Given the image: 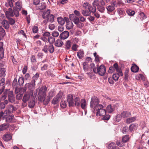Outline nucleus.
<instances>
[{
  "label": "nucleus",
  "instance_id": "6e6d98bb",
  "mask_svg": "<svg viewBox=\"0 0 149 149\" xmlns=\"http://www.w3.org/2000/svg\"><path fill=\"white\" fill-rule=\"evenodd\" d=\"M136 127V125L134 124H131L129 127V128L130 131L132 132L133 131V130L135 129Z\"/></svg>",
  "mask_w": 149,
  "mask_h": 149
},
{
  "label": "nucleus",
  "instance_id": "dca6fc26",
  "mask_svg": "<svg viewBox=\"0 0 149 149\" xmlns=\"http://www.w3.org/2000/svg\"><path fill=\"white\" fill-rule=\"evenodd\" d=\"M3 67V63H0V77L3 76L5 74L6 70L5 68Z\"/></svg>",
  "mask_w": 149,
  "mask_h": 149
},
{
  "label": "nucleus",
  "instance_id": "c9c22d12",
  "mask_svg": "<svg viewBox=\"0 0 149 149\" xmlns=\"http://www.w3.org/2000/svg\"><path fill=\"white\" fill-rule=\"evenodd\" d=\"M81 13L82 15L85 16H88L91 14V13L89 11L86 10H82Z\"/></svg>",
  "mask_w": 149,
  "mask_h": 149
},
{
  "label": "nucleus",
  "instance_id": "a878e982",
  "mask_svg": "<svg viewBox=\"0 0 149 149\" xmlns=\"http://www.w3.org/2000/svg\"><path fill=\"white\" fill-rule=\"evenodd\" d=\"M87 9L89 10V12H92L93 13H95L96 10V7H92L91 5H90L87 8Z\"/></svg>",
  "mask_w": 149,
  "mask_h": 149
},
{
  "label": "nucleus",
  "instance_id": "ea45409f",
  "mask_svg": "<svg viewBox=\"0 0 149 149\" xmlns=\"http://www.w3.org/2000/svg\"><path fill=\"white\" fill-rule=\"evenodd\" d=\"M24 81V78L22 77H19L18 81V84L19 85H22Z\"/></svg>",
  "mask_w": 149,
  "mask_h": 149
},
{
  "label": "nucleus",
  "instance_id": "5fc2aeb1",
  "mask_svg": "<svg viewBox=\"0 0 149 149\" xmlns=\"http://www.w3.org/2000/svg\"><path fill=\"white\" fill-rule=\"evenodd\" d=\"M32 32L34 33H37L38 31V27L36 26H33L32 29Z\"/></svg>",
  "mask_w": 149,
  "mask_h": 149
},
{
  "label": "nucleus",
  "instance_id": "f3484780",
  "mask_svg": "<svg viewBox=\"0 0 149 149\" xmlns=\"http://www.w3.org/2000/svg\"><path fill=\"white\" fill-rule=\"evenodd\" d=\"M54 45L57 47H60L63 45V43L61 40L58 39L56 41Z\"/></svg>",
  "mask_w": 149,
  "mask_h": 149
},
{
  "label": "nucleus",
  "instance_id": "393cba45",
  "mask_svg": "<svg viewBox=\"0 0 149 149\" xmlns=\"http://www.w3.org/2000/svg\"><path fill=\"white\" fill-rule=\"evenodd\" d=\"M1 25L6 29H8L9 26L8 22L6 20H4L2 21Z\"/></svg>",
  "mask_w": 149,
  "mask_h": 149
},
{
  "label": "nucleus",
  "instance_id": "4d7b16f0",
  "mask_svg": "<svg viewBox=\"0 0 149 149\" xmlns=\"http://www.w3.org/2000/svg\"><path fill=\"white\" fill-rule=\"evenodd\" d=\"M75 24L79 28H81L84 25V24L81 23L80 21L78 22Z\"/></svg>",
  "mask_w": 149,
  "mask_h": 149
},
{
  "label": "nucleus",
  "instance_id": "412c9836",
  "mask_svg": "<svg viewBox=\"0 0 149 149\" xmlns=\"http://www.w3.org/2000/svg\"><path fill=\"white\" fill-rule=\"evenodd\" d=\"M8 110H7L8 111V114L11 113L13 111L15 110L14 107L11 105H9L8 106Z\"/></svg>",
  "mask_w": 149,
  "mask_h": 149
},
{
  "label": "nucleus",
  "instance_id": "a18cd8bd",
  "mask_svg": "<svg viewBox=\"0 0 149 149\" xmlns=\"http://www.w3.org/2000/svg\"><path fill=\"white\" fill-rule=\"evenodd\" d=\"M72 45V43L70 40H68L65 44V46L66 48L67 49H69L70 47Z\"/></svg>",
  "mask_w": 149,
  "mask_h": 149
},
{
  "label": "nucleus",
  "instance_id": "c85d7f7f",
  "mask_svg": "<svg viewBox=\"0 0 149 149\" xmlns=\"http://www.w3.org/2000/svg\"><path fill=\"white\" fill-rule=\"evenodd\" d=\"M30 96V94L29 93H26L24 95L22 101H24L25 102H27L29 99Z\"/></svg>",
  "mask_w": 149,
  "mask_h": 149
},
{
  "label": "nucleus",
  "instance_id": "423d86ee",
  "mask_svg": "<svg viewBox=\"0 0 149 149\" xmlns=\"http://www.w3.org/2000/svg\"><path fill=\"white\" fill-rule=\"evenodd\" d=\"M131 113L128 111H124L120 115H118L116 117V120L119 121L121 120V118H126L129 117L131 116Z\"/></svg>",
  "mask_w": 149,
  "mask_h": 149
},
{
  "label": "nucleus",
  "instance_id": "774afa93",
  "mask_svg": "<svg viewBox=\"0 0 149 149\" xmlns=\"http://www.w3.org/2000/svg\"><path fill=\"white\" fill-rule=\"evenodd\" d=\"M22 97V94L19 93L17 94L16 97L17 99L20 100L21 99Z\"/></svg>",
  "mask_w": 149,
  "mask_h": 149
},
{
  "label": "nucleus",
  "instance_id": "0eeeda50",
  "mask_svg": "<svg viewBox=\"0 0 149 149\" xmlns=\"http://www.w3.org/2000/svg\"><path fill=\"white\" fill-rule=\"evenodd\" d=\"M63 95V93L61 91L59 92L56 96L54 97L52 101V103L55 104L58 103L59 100Z\"/></svg>",
  "mask_w": 149,
  "mask_h": 149
},
{
  "label": "nucleus",
  "instance_id": "6e6552de",
  "mask_svg": "<svg viewBox=\"0 0 149 149\" xmlns=\"http://www.w3.org/2000/svg\"><path fill=\"white\" fill-rule=\"evenodd\" d=\"M8 99L9 101L11 103H13L15 101V98L13 94V91H8Z\"/></svg>",
  "mask_w": 149,
  "mask_h": 149
},
{
  "label": "nucleus",
  "instance_id": "cd10ccee",
  "mask_svg": "<svg viewBox=\"0 0 149 149\" xmlns=\"http://www.w3.org/2000/svg\"><path fill=\"white\" fill-rule=\"evenodd\" d=\"M57 21L58 23L61 25H63L65 22L64 19L61 17H59L57 18Z\"/></svg>",
  "mask_w": 149,
  "mask_h": 149
},
{
  "label": "nucleus",
  "instance_id": "aec40b11",
  "mask_svg": "<svg viewBox=\"0 0 149 149\" xmlns=\"http://www.w3.org/2000/svg\"><path fill=\"white\" fill-rule=\"evenodd\" d=\"M86 100L84 99H82L81 101V108L84 109L86 108Z\"/></svg>",
  "mask_w": 149,
  "mask_h": 149
},
{
  "label": "nucleus",
  "instance_id": "864d4df0",
  "mask_svg": "<svg viewBox=\"0 0 149 149\" xmlns=\"http://www.w3.org/2000/svg\"><path fill=\"white\" fill-rule=\"evenodd\" d=\"M139 17L142 20L145 19L147 17L144 13L143 12H141L139 14Z\"/></svg>",
  "mask_w": 149,
  "mask_h": 149
},
{
  "label": "nucleus",
  "instance_id": "a211bd4d",
  "mask_svg": "<svg viewBox=\"0 0 149 149\" xmlns=\"http://www.w3.org/2000/svg\"><path fill=\"white\" fill-rule=\"evenodd\" d=\"M8 123H3L0 125V131H3L7 129L9 127Z\"/></svg>",
  "mask_w": 149,
  "mask_h": 149
},
{
  "label": "nucleus",
  "instance_id": "20e7f679",
  "mask_svg": "<svg viewBox=\"0 0 149 149\" xmlns=\"http://www.w3.org/2000/svg\"><path fill=\"white\" fill-rule=\"evenodd\" d=\"M35 85V81L34 80H33L30 84H26L25 85L24 88L23 89V92H26L28 88L30 91L31 94L32 95H33V91L34 89Z\"/></svg>",
  "mask_w": 149,
  "mask_h": 149
},
{
  "label": "nucleus",
  "instance_id": "8fccbe9b",
  "mask_svg": "<svg viewBox=\"0 0 149 149\" xmlns=\"http://www.w3.org/2000/svg\"><path fill=\"white\" fill-rule=\"evenodd\" d=\"M48 51L51 53H53L54 51V47L53 45H50L48 47Z\"/></svg>",
  "mask_w": 149,
  "mask_h": 149
},
{
  "label": "nucleus",
  "instance_id": "e433bc0d",
  "mask_svg": "<svg viewBox=\"0 0 149 149\" xmlns=\"http://www.w3.org/2000/svg\"><path fill=\"white\" fill-rule=\"evenodd\" d=\"M60 106L63 108H65L67 105V102L62 100L60 104Z\"/></svg>",
  "mask_w": 149,
  "mask_h": 149
},
{
  "label": "nucleus",
  "instance_id": "bf43d9fd",
  "mask_svg": "<svg viewBox=\"0 0 149 149\" xmlns=\"http://www.w3.org/2000/svg\"><path fill=\"white\" fill-rule=\"evenodd\" d=\"M52 35L54 37H56L59 36V34L58 31H54L52 33Z\"/></svg>",
  "mask_w": 149,
  "mask_h": 149
},
{
  "label": "nucleus",
  "instance_id": "39448f33",
  "mask_svg": "<svg viewBox=\"0 0 149 149\" xmlns=\"http://www.w3.org/2000/svg\"><path fill=\"white\" fill-rule=\"evenodd\" d=\"M93 70L95 73H98L101 76H103L105 73L106 70L105 66L102 65L100 66L93 69Z\"/></svg>",
  "mask_w": 149,
  "mask_h": 149
},
{
  "label": "nucleus",
  "instance_id": "79ce46f5",
  "mask_svg": "<svg viewBox=\"0 0 149 149\" xmlns=\"http://www.w3.org/2000/svg\"><path fill=\"white\" fill-rule=\"evenodd\" d=\"M106 114V113L105 114L102 115H101L100 116H102V119L103 120H109L110 117V116L109 114H107L105 116H104Z\"/></svg>",
  "mask_w": 149,
  "mask_h": 149
},
{
  "label": "nucleus",
  "instance_id": "58836bf2",
  "mask_svg": "<svg viewBox=\"0 0 149 149\" xmlns=\"http://www.w3.org/2000/svg\"><path fill=\"white\" fill-rule=\"evenodd\" d=\"M106 8L108 11L112 12L115 9L114 6L113 5H109L106 7Z\"/></svg>",
  "mask_w": 149,
  "mask_h": 149
},
{
  "label": "nucleus",
  "instance_id": "69168bd1",
  "mask_svg": "<svg viewBox=\"0 0 149 149\" xmlns=\"http://www.w3.org/2000/svg\"><path fill=\"white\" fill-rule=\"evenodd\" d=\"M74 13L76 16L79 17L81 15L80 13L78 10H75L74 11Z\"/></svg>",
  "mask_w": 149,
  "mask_h": 149
},
{
  "label": "nucleus",
  "instance_id": "3c124183",
  "mask_svg": "<svg viewBox=\"0 0 149 149\" xmlns=\"http://www.w3.org/2000/svg\"><path fill=\"white\" fill-rule=\"evenodd\" d=\"M126 12L128 15L130 16H133L135 14L134 11L131 10H128L126 11Z\"/></svg>",
  "mask_w": 149,
  "mask_h": 149
},
{
  "label": "nucleus",
  "instance_id": "13d9d810",
  "mask_svg": "<svg viewBox=\"0 0 149 149\" xmlns=\"http://www.w3.org/2000/svg\"><path fill=\"white\" fill-rule=\"evenodd\" d=\"M48 28L50 30H53L55 29V26L54 24L51 23L49 24Z\"/></svg>",
  "mask_w": 149,
  "mask_h": 149
},
{
  "label": "nucleus",
  "instance_id": "7ed1b4c3",
  "mask_svg": "<svg viewBox=\"0 0 149 149\" xmlns=\"http://www.w3.org/2000/svg\"><path fill=\"white\" fill-rule=\"evenodd\" d=\"M42 17L44 19H47V21L44 20L43 22L45 24H47V22L52 23L54 20V16L53 15L50 14V10L49 9H47L43 12Z\"/></svg>",
  "mask_w": 149,
  "mask_h": 149
},
{
  "label": "nucleus",
  "instance_id": "052dcab7",
  "mask_svg": "<svg viewBox=\"0 0 149 149\" xmlns=\"http://www.w3.org/2000/svg\"><path fill=\"white\" fill-rule=\"evenodd\" d=\"M35 105V102L33 101H30L28 104V106L29 107L31 108H33L34 107Z\"/></svg>",
  "mask_w": 149,
  "mask_h": 149
},
{
  "label": "nucleus",
  "instance_id": "09e8293b",
  "mask_svg": "<svg viewBox=\"0 0 149 149\" xmlns=\"http://www.w3.org/2000/svg\"><path fill=\"white\" fill-rule=\"evenodd\" d=\"M111 5H113L114 7H117L118 5V0H113L111 2Z\"/></svg>",
  "mask_w": 149,
  "mask_h": 149
},
{
  "label": "nucleus",
  "instance_id": "338daca9",
  "mask_svg": "<svg viewBox=\"0 0 149 149\" xmlns=\"http://www.w3.org/2000/svg\"><path fill=\"white\" fill-rule=\"evenodd\" d=\"M8 19L9 20V23L10 24H11V25H12L14 24V23L15 22V21L14 19L12 18H10V17Z\"/></svg>",
  "mask_w": 149,
  "mask_h": 149
},
{
  "label": "nucleus",
  "instance_id": "6ab92c4d",
  "mask_svg": "<svg viewBox=\"0 0 149 149\" xmlns=\"http://www.w3.org/2000/svg\"><path fill=\"white\" fill-rule=\"evenodd\" d=\"M3 139L5 141H8L12 139L11 136L10 134H7L3 136Z\"/></svg>",
  "mask_w": 149,
  "mask_h": 149
},
{
  "label": "nucleus",
  "instance_id": "4be33fe9",
  "mask_svg": "<svg viewBox=\"0 0 149 149\" xmlns=\"http://www.w3.org/2000/svg\"><path fill=\"white\" fill-rule=\"evenodd\" d=\"M5 35V32L4 29L0 26V40H1Z\"/></svg>",
  "mask_w": 149,
  "mask_h": 149
},
{
  "label": "nucleus",
  "instance_id": "f8f14e48",
  "mask_svg": "<svg viewBox=\"0 0 149 149\" xmlns=\"http://www.w3.org/2000/svg\"><path fill=\"white\" fill-rule=\"evenodd\" d=\"M5 14L6 17L8 19L9 18L11 17H13L14 16L13 11L11 8H9L8 10L5 12Z\"/></svg>",
  "mask_w": 149,
  "mask_h": 149
},
{
  "label": "nucleus",
  "instance_id": "f03ea898",
  "mask_svg": "<svg viewBox=\"0 0 149 149\" xmlns=\"http://www.w3.org/2000/svg\"><path fill=\"white\" fill-rule=\"evenodd\" d=\"M46 90V87L45 86H43L40 89L38 93V99L39 100L40 102H43L45 105H47L48 104L50 101V98L52 97L53 95V92H49V95L48 96L49 98L45 100L46 96L45 93Z\"/></svg>",
  "mask_w": 149,
  "mask_h": 149
},
{
  "label": "nucleus",
  "instance_id": "f257e3e1",
  "mask_svg": "<svg viewBox=\"0 0 149 149\" xmlns=\"http://www.w3.org/2000/svg\"><path fill=\"white\" fill-rule=\"evenodd\" d=\"M99 103V101L97 97L94 96L91 98L90 107L91 108H93V111L96 113L97 116L106 113V110L103 108V106Z\"/></svg>",
  "mask_w": 149,
  "mask_h": 149
},
{
  "label": "nucleus",
  "instance_id": "49530a36",
  "mask_svg": "<svg viewBox=\"0 0 149 149\" xmlns=\"http://www.w3.org/2000/svg\"><path fill=\"white\" fill-rule=\"evenodd\" d=\"M97 8V10L101 13H103L105 10V8L100 5L98 6Z\"/></svg>",
  "mask_w": 149,
  "mask_h": 149
},
{
  "label": "nucleus",
  "instance_id": "ddd939ff",
  "mask_svg": "<svg viewBox=\"0 0 149 149\" xmlns=\"http://www.w3.org/2000/svg\"><path fill=\"white\" fill-rule=\"evenodd\" d=\"M15 0H7V2L5 3V6L7 7L10 8H12L13 6V2H15Z\"/></svg>",
  "mask_w": 149,
  "mask_h": 149
},
{
  "label": "nucleus",
  "instance_id": "f704fd0d",
  "mask_svg": "<svg viewBox=\"0 0 149 149\" xmlns=\"http://www.w3.org/2000/svg\"><path fill=\"white\" fill-rule=\"evenodd\" d=\"M139 69V67L136 65L132 66L131 68V71L134 72H137Z\"/></svg>",
  "mask_w": 149,
  "mask_h": 149
},
{
  "label": "nucleus",
  "instance_id": "b1692460",
  "mask_svg": "<svg viewBox=\"0 0 149 149\" xmlns=\"http://www.w3.org/2000/svg\"><path fill=\"white\" fill-rule=\"evenodd\" d=\"M8 116V111L6 110L4 112L1 111L0 112V119L2 117L3 119H4L6 117Z\"/></svg>",
  "mask_w": 149,
  "mask_h": 149
},
{
  "label": "nucleus",
  "instance_id": "680f3d73",
  "mask_svg": "<svg viewBox=\"0 0 149 149\" xmlns=\"http://www.w3.org/2000/svg\"><path fill=\"white\" fill-rule=\"evenodd\" d=\"M117 72H118V73L120 74V75L121 76H123V74L122 72V70L121 68L119 67H118L116 69Z\"/></svg>",
  "mask_w": 149,
  "mask_h": 149
},
{
  "label": "nucleus",
  "instance_id": "c03bdc74",
  "mask_svg": "<svg viewBox=\"0 0 149 149\" xmlns=\"http://www.w3.org/2000/svg\"><path fill=\"white\" fill-rule=\"evenodd\" d=\"M74 105L77 106H79L80 105V99L78 97H76L74 99Z\"/></svg>",
  "mask_w": 149,
  "mask_h": 149
},
{
  "label": "nucleus",
  "instance_id": "37998d69",
  "mask_svg": "<svg viewBox=\"0 0 149 149\" xmlns=\"http://www.w3.org/2000/svg\"><path fill=\"white\" fill-rule=\"evenodd\" d=\"M48 41L50 44H52L55 42V38L54 37L50 36L48 37Z\"/></svg>",
  "mask_w": 149,
  "mask_h": 149
},
{
  "label": "nucleus",
  "instance_id": "1a4fd4ad",
  "mask_svg": "<svg viewBox=\"0 0 149 149\" xmlns=\"http://www.w3.org/2000/svg\"><path fill=\"white\" fill-rule=\"evenodd\" d=\"M67 100L69 106H73L74 105V103L72 95L71 94L68 95L67 96Z\"/></svg>",
  "mask_w": 149,
  "mask_h": 149
},
{
  "label": "nucleus",
  "instance_id": "0e129e2a",
  "mask_svg": "<svg viewBox=\"0 0 149 149\" xmlns=\"http://www.w3.org/2000/svg\"><path fill=\"white\" fill-rule=\"evenodd\" d=\"M79 21L81 22H84L86 20V19L81 15L79 17Z\"/></svg>",
  "mask_w": 149,
  "mask_h": 149
},
{
  "label": "nucleus",
  "instance_id": "bb28decb",
  "mask_svg": "<svg viewBox=\"0 0 149 149\" xmlns=\"http://www.w3.org/2000/svg\"><path fill=\"white\" fill-rule=\"evenodd\" d=\"M22 4L21 1H17L15 3V8L20 10L22 8Z\"/></svg>",
  "mask_w": 149,
  "mask_h": 149
},
{
  "label": "nucleus",
  "instance_id": "4468645a",
  "mask_svg": "<svg viewBox=\"0 0 149 149\" xmlns=\"http://www.w3.org/2000/svg\"><path fill=\"white\" fill-rule=\"evenodd\" d=\"M4 56L3 43L2 42H0V60L2 59L3 57Z\"/></svg>",
  "mask_w": 149,
  "mask_h": 149
},
{
  "label": "nucleus",
  "instance_id": "7c9ffc66",
  "mask_svg": "<svg viewBox=\"0 0 149 149\" xmlns=\"http://www.w3.org/2000/svg\"><path fill=\"white\" fill-rule=\"evenodd\" d=\"M108 147L109 149H118V147L116 146L113 143L109 144Z\"/></svg>",
  "mask_w": 149,
  "mask_h": 149
},
{
  "label": "nucleus",
  "instance_id": "a19ab883",
  "mask_svg": "<svg viewBox=\"0 0 149 149\" xmlns=\"http://www.w3.org/2000/svg\"><path fill=\"white\" fill-rule=\"evenodd\" d=\"M8 90H6L3 93L1 97V100H4L6 98L7 95L8 93Z\"/></svg>",
  "mask_w": 149,
  "mask_h": 149
},
{
  "label": "nucleus",
  "instance_id": "72a5a7b5",
  "mask_svg": "<svg viewBox=\"0 0 149 149\" xmlns=\"http://www.w3.org/2000/svg\"><path fill=\"white\" fill-rule=\"evenodd\" d=\"M13 14H14L16 17L18 16L19 15V11H20L18 9L14 7L13 8Z\"/></svg>",
  "mask_w": 149,
  "mask_h": 149
},
{
  "label": "nucleus",
  "instance_id": "2eb2a0df",
  "mask_svg": "<svg viewBox=\"0 0 149 149\" xmlns=\"http://www.w3.org/2000/svg\"><path fill=\"white\" fill-rule=\"evenodd\" d=\"M115 110L114 106L113 105L109 104L106 107V110L109 113L113 112Z\"/></svg>",
  "mask_w": 149,
  "mask_h": 149
},
{
  "label": "nucleus",
  "instance_id": "5701e85b",
  "mask_svg": "<svg viewBox=\"0 0 149 149\" xmlns=\"http://www.w3.org/2000/svg\"><path fill=\"white\" fill-rule=\"evenodd\" d=\"M136 119V117H133L127 118L126 121V123L127 124H130L134 121Z\"/></svg>",
  "mask_w": 149,
  "mask_h": 149
},
{
  "label": "nucleus",
  "instance_id": "de8ad7c7",
  "mask_svg": "<svg viewBox=\"0 0 149 149\" xmlns=\"http://www.w3.org/2000/svg\"><path fill=\"white\" fill-rule=\"evenodd\" d=\"M122 139L123 142L125 143L127 142L129 139V135H126L124 136L123 137Z\"/></svg>",
  "mask_w": 149,
  "mask_h": 149
},
{
  "label": "nucleus",
  "instance_id": "9d476101",
  "mask_svg": "<svg viewBox=\"0 0 149 149\" xmlns=\"http://www.w3.org/2000/svg\"><path fill=\"white\" fill-rule=\"evenodd\" d=\"M69 17L70 20L72 21L75 24L79 21V17L76 16L74 14H70Z\"/></svg>",
  "mask_w": 149,
  "mask_h": 149
},
{
  "label": "nucleus",
  "instance_id": "473e14b6",
  "mask_svg": "<svg viewBox=\"0 0 149 149\" xmlns=\"http://www.w3.org/2000/svg\"><path fill=\"white\" fill-rule=\"evenodd\" d=\"M120 76V74L115 73L113 75V78L115 81H117L118 80Z\"/></svg>",
  "mask_w": 149,
  "mask_h": 149
},
{
  "label": "nucleus",
  "instance_id": "4c0bfd02",
  "mask_svg": "<svg viewBox=\"0 0 149 149\" xmlns=\"http://www.w3.org/2000/svg\"><path fill=\"white\" fill-rule=\"evenodd\" d=\"M13 115H11L10 116H8L6 118V120L7 122H11L13 118Z\"/></svg>",
  "mask_w": 149,
  "mask_h": 149
},
{
  "label": "nucleus",
  "instance_id": "2f4dec72",
  "mask_svg": "<svg viewBox=\"0 0 149 149\" xmlns=\"http://www.w3.org/2000/svg\"><path fill=\"white\" fill-rule=\"evenodd\" d=\"M84 54V52L83 50H80L77 52V56L80 59L83 57Z\"/></svg>",
  "mask_w": 149,
  "mask_h": 149
},
{
  "label": "nucleus",
  "instance_id": "e2e57ef3",
  "mask_svg": "<svg viewBox=\"0 0 149 149\" xmlns=\"http://www.w3.org/2000/svg\"><path fill=\"white\" fill-rule=\"evenodd\" d=\"M48 47L47 45H45L42 49V51H44L46 53H48Z\"/></svg>",
  "mask_w": 149,
  "mask_h": 149
},
{
  "label": "nucleus",
  "instance_id": "603ef678",
  "mask_svg": "<svg viewBox=\"0 0 149 149\" xmlns=\"http://www.w3.org/2000/svg\"><path fill=\"white\" fill-rule=\"evenodd\" d=\"M100 1L98 0H94L92 3L93 6V7H96V6L98 7L99 6Z\"/></svg>",
  "mask_w": 149,
  "mask_h": 149
},
{
  "label": "nucleus",
  "instance_id": "9b49d317",
  "mask_svg": "<svg viewBox=\"0 0 149 149\" xmlns=\"http://www.w3.org/2000/svg\"><path fill=\"white\" fill-rule=\"evenodd\" d=\"M69 35V33L68 31H65L60 34L59 38L60 39L65 40L68 37Z\"/></svg>",
  "mask_w": 149,
  "mask_h": 149
},
{
  "label": "nucleus",
  "instance_id": "c756f323",
  "mask_svg": "<svg viewBox=\"0 0 149 149\" xmlns=\"http://www.w3.org/2000/svg\"><path fill=\"white\" fill-rule=\"evenodd\" d=\"M73 26V23L71 21H69L67 22L66 27L68 29H70L72 28Z\"/></svg>",
  "mask_w": 149,
  "mask_h": 149
}]
</instances>
